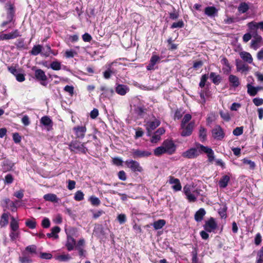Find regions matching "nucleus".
I'll return each instance as SVG.
<instances>
[{"label":"nucleus","mask_w":263,"mask_h":263,"mask_svg":"<svg viewBox=\"0 0 263 263\" xmlns=\"http://www.w3.org/2000/svg\"><path fill=\"white\" fill-rule=\"evenodd\" d=\"M5 7L8 10L7 20L2 23L1 27L6 30L7 29H11L14 27L15 20L14 19V7L13 5L11 3H8Z\"/></svg>","instance_id":"nucleus-1"},{"label":"nucleus","mask_w":263,"mask_h":263,"mask_svg":"<svg viewBox=\"0 0 263 263\" xmlns=\"http://www.w3.org/2000/svg\"><path fill=\"white\" fill-rule=\"evenodd\" d=\"M183 192L190 202H195L200 194V190L196 189L192 184H186L183 187Z\"/></svg>","instance_id":"nucleus-2"},{"label":"nucleus","mask_w":263,"mask_h":263,"mask_svg":"<svg viewBox=\"0 0 263 263\" xmlns=\"http://www.w3.org/2000/svg\"><path fill=\"white\" fill-rule=\"evenodd\" d=\"M195 122L191 121L186 124H181V135L182 137H187L190 136L195 127Z\"/></svg>","instance_id":"nucleus-3"},{"label":"nucleus","mask_w":263,"mask_h":263,"mask_svg":"<svg viewBox=\"0 0 263 263\" xmlns=\"http://www.w3.org/2000/svg\"><path fill=\"white\" fill-rule=\"evenodd\" d=\"M163 148L165 149L166 154L172 155L176 151V145L174 142L171 140H165L162 144Z\"/></svg>","instance_id":"nucleus-4"},{"label":"nucleus","mask_w":263,"mask_h":263,"mask_svg":"<svg viewBox=\"0 0 263 263\" xmlns=\"http://www.w3.org/2000/svg\"><path fill=\"white\" fill-rule=\"evenodd\" d=\"M212 137L217 140H221L224 137L225 134L219 125H216L212 130Z\"/></svg>","instance_id":"nucleus-5"},{"label":"nucleus","mask_w":263,"mask_h":263,"mask_svg":"<svg viewBox=\"0 0 263 263\" xmlns=\"http://www.w3.org/2000/svg\"><path fill=\"white\" fill-rule=\"evenodd\" d=\"M126 165L134 172H141L143 171L142 167L139 163L133 160H127L125 161Z\"/></svg>","instance_id":"nucleus-6"},{"label":"nucleus","mask_w":263,"mask_h":263,"mask_svg":"<svg viewBox=\"0 0 263 263\" xmlns=\"http://www.w3.org/2000/svg\"><path fill=\"white\" fill-rule=\"evenodd\" d=\"M200 154V151L196 148H191L182 154V156L187 159L196 158Z\"/></svg>","instance_id":"nucleus-7"},{"label":"nucleus","mask_w":263,"mask_h":263,"mask_svg":"<svg viewBox=\"0 0 263 263\" xmlns=\"http://www.w3.org/2000/svg\"><path fill=\"white\" fill-rule=\"evenodd\" d=\"M20 36L19 31L17 29H15L9 33L0 34V41L14 39Z\"/></svg>","instance_id":"nucleus-8"},{"label":"nucleus","mask_w":263,"mask_h":263,"mask_svg":"<svg viewBox=\"0 0 263 263\" xmlns=\"http://www.w3.org/2000/svg\"><path fill=\"white\" fill-rule=\"evenodd\" d=\"M168 182L170 184L172 185V188L175 192H178L181 190L182 186L180 180L178 179L170 176L168 177Z\"/></svg>","instance_id":"nucleus-9"},{"label":"nucleus","mask_w":263,"mask_h":263,"mask_svg":"<svg viewBox=\"0 0 263 263\" xmlns=\"http://www.w3.org/2000/svg\"><path fill=\"white\" fill-rule=\"evenodd\" d=\"M152 155V153L147 151L133 149L132 156L134 158L148 157Z\"/></svg>","instance_id":"nucleus-10"},{"label":"nucleus","mask_w":263,"mask_h":263,"mask_svg":"<svg viewBox=\"0 0 263 263\" xmlns=\"http://www.w3.org/2000/svg\"><path fill=\"white\" fill-rule=\"evenodd\" d=\"M35 77L37 80L41 81V84L42 85H47L46 81L47 79V77L43 70L40 69L36 70L35 71Z\"/></svg>","instance_id":"nucleus-11"},{"label":"nucleus","mask_w":263,"mask_h":263,"mask_svg":"<svg viewBox=\"0 0 263 263\" xmlns=\"http://www.w3.org/2000/svg\"><path fill=\"white\" fill-rule=\"evenodd\" d=\"M200 150L206 153L210 162H212L215 159L214 153L213 151L208 146H204L202 145L199 144Z\"/></svg>","instance_id":"nucleus-12"},{"label":"nucleus","mask_w":263,"mask_h":263,"mask_svg":"<svg viewBox=\"0 0 263 263\" xmlns=\"http://www.w3.org/2000/svg\"><path fill=\"white\" fill-rule=\"evenodd\" d=\"M217 223L213 218H211L206 221L204 224V229L208 232L214 231L217 228Z\"/></svg>","instance_id":"nucleus-13"},{"label":"nucleus","mask_w":263,"mask_h":263,"mask_svg":"<svg viewBox=\"0 0 263 263\" xmlns=\"http://www.w3.org/2000/svg\"><path fill=\"white\" fill-rule=\"evenodd\" d=\"M160 124V122L157 119H155L154 121L147 122L146 124V128L148 132V135H150V133L153 130L156 129Z\"/></svg>","instance_id":"nucleus-14"},{"label":"nucleus","mask_w":263,"mask_h":263,"mask_svg":"<svg viewBox=\"0 0 263 263\" xmlns=\"http://www.w3.org/2000/svg\"><path fill=\"white\" fill-rule=\"evenodd\" d=\"M255 39L251 41V46L252 48L256 50L261 45H263V40L261 36L258 35L257 33L253 36Z\"/></svg>","instance_id":"nucleus-15"},{"label":"nucleus","mask_w":263,"mask_h":263,"mask_svg":"<svg viewBox=\"0 0 263 263\" xmlns=\"http://www.w3.org/2000/svg\"><path fill=\"white\" fill-rule=\"evenodd\" d=\"M70 146L72 151H77L83 153H85L87 150L84 144H81L78 142L72 143Z\"/></svg>","instance_id":"nucleus-16"},{"label":"nucleus","mask_w":263,"mask_h":263,"mask_svg":"<svg viewBox=\"0 0 263 263\" xmlns=\"http://www.w3.org/2000/svg\"><path fill=\"white\" fill-rule=\"evenodd\" d=\"M76 245V240L69 234H67V240L65 244V246L66 247L67 250L69 251L73 250L75 248Z\"/></svg>","instance_id":"nucleus-17"},{"label":"nucleus","mask_w":263,"mask_h":263,"mask_svg":"<svg viewBox=\"0 0 263 263\" xmlns=\"http://www.w3.org/2000/svg\"><path fill=\"white\" fill-rule=\"evenodd\" d=\"M235 63L237 71L242 72L249 70V67L247 64H244L241 61L237 59L235 61Z\"/></svg>","instance_id":"nucleus-18"},{"label":"nucleus","mask_w":263,"mask_h":263,"mask_svg":"<svg viewBox=\"0 0 263 263\" xmlns=\"http://www.w3.org/2000/svg\"><path fill=\"white\" fill-rule=\"evenodd\" d=\"M76 136L78 138H83L86 132L85 126H77L73 128Z\"/></svg>","instance_id":"nucleus-19"},{"label":"nucleus","mask_w":263,"mask_h":263,"mask_svg":"<svg viewBox=\"0 0 263 263\" xmlns=\"http://www.w3.org/2000/svg\"><path fill=\"white\" fill-rule=\"evenodd\" d=\"M218 9L214 6H209L205 8L204 13L210 17H214L217 15Z\"/></svg>","instance_id":"nucleus-20"},{"label":"nucleus","mask_w":263,"mask_h":263,"mask_svg":"<svg viewBox=\"0 0 263 263\" xmlns=\"http://www.w3.org/2000/svg\"><path fill=\"white\" fill-rule=\"evenodd\" d=\"M239 55L243 61L249 64L253 63V58L250 53L246 51H242L239 53Z\"/></svg>","instance_id":"nucleus-21"},{"label":"nucleus","mask_w":263,"mask_h":263,"mask_svg":"<svg viewBox=\"0 0 263 263\" xmlns=\"http://www.w3.org/2000/svg\"><path fill=\"white\" fill-rule=\"evenodd\" d=\"M116 91L119 95L123 96L129 91V88L126 85L119 84L116 87Z\"/></svg>","instance_id":"nucleus-22"},{"label":"nucleus","mask_w":263,"mask_h":263,"mask_svg":"<svg viewBox=\"0 0 263 263\" xmlns=\"http://www.w3.org/2000/svg\"><path fill=\"white\" fill-rule=\"evenodd\" d=\"M229 81L231 85L236 88L240 85L239 78L236 76L230 74L229 77Z\"/></svg>","instance_id":"nucleus-23"},{"label":"nucleus","mask_w":263,"mask_h":263,"mask_svg":"<svg viewBox=\"0 0 263 263\" xmlns=\"http://www.w3.org/2000/svg\"><path fill=\"white\" fill-rule=\"evenodd\" d=\"M160 60V58L156 55H154L152 57L149 64L146 66V69L148 70L154 69V65L157 62Z\"/></svg>","instance_id":"nucleus-24"},{"label":"nucleus","mask_w":263,"mask_h":263,"mask_svg":"<svg viewBox=\"0 0 263 263\" xmlns=\"http://www.w3.org/2000/svg\"><path fill=\"white\" fill-rule=\"evenodd\" d=\"M249 8L250 7L248 3L241 2L238 7V11L240 13L242 14L247 12Z\"/></svg>","instance_id":"nucleus-25"},{"label":"nucleus","mask_w":263,"mask_h":263,"mask_svg":"<svg viewBox=\"0 0 263 263\" xmlns=\"http://www.w3.org/2000/svg\"><path fill=\"white\" fill-rule=\"evenodd\" d=\"M230 179V176L228 175L223 176L219 181V185L221 188L226 187Z\"/></svg>","instance_id":"nucleus-26"},{"label":"nucleus","mask_w":263,"mask_h":263,"mask_svg":"<svg viewBox=\"0 0 263 263\" xmlns=\"http://www.w3.org/2000/svg\"><path fill=\"white\" fill-rule=\"evenodd\" d=\"M60 228L58 226H55L51 229V232L47 234V236L48 237H53L55 239L58 238L59 235L58 233L60 231Z\"/></svg>","instance_id":"nucleus-27"},{"label":"nucleus","mask_w":263,"mask_h":263,"mask_svg":"<svg viewBox=\"0 0 263 263\" xmlns=\"http://www.w3.org/2000/svg\"><path fill=\"white\" fill-rule=\"evenodd\" d=\"M205 214V210L201 208L197 211L195 214V219L196 221H201Z\"/></svg>","instance_id":"nucleus-28"},{"label":"nucleus","mask_w":263,"mask_h":263,"mask_svg":"<svg viewBox=\"0 0 263 263\" xmlns=\"http://www.w3.org/2000/svg\"><path fill=\"white\" fill-rule=\"evenodd\" d=\"M44 199L46 201L53 202H58L59 199L56 195L54 194H47L44 196Z\"/></svg>","instance_id":"nucleus-29"},{"label":"nucleus","mask_w":263,"mask_h":263,"mask_svg":"<svg viewBox=\"0 0 263 263\" xmlns=\"http://www.w3.org/2000/svg\"><path fill=\"white\" fill-rule=\"evenodd\" d=\"M166 223L164 219H159L155 221L153 225L155 230H159L161 229Z\"/></svg>","instance_id":"nucleus-30"},{"label":"nucleus","mask_w":263,"mask_h":263,"mask_svg":"<svg viewBox=\"0 0 263 263\" xmlns=\"http://www.w3.org/2000/svg\"><path fill=\"white\" fill-rule=\"evenodd\" d=\"M41 123L46 126H52L51 120L48 116H44L41 119Z\"/></svg>","instance_id":"nucleus-31"},{"label":"nucleus","mask_w":263,"mask_h":263,"mask_svg":"<svg viewBox=\"0 0 263 263\" xmlns=\"http://www.w3.org/2000/svg\"><path fill=\"white\" fill-rule=\"evenodd\" d=\"M199 138L202 142L204 141L206 138V130L202 126L199 129Z\"/></svg>","instance_id":"nucleus-32"},{"label":"nucleus","mask_w":263,"mask_h":263,"mask_svg":"<svg viewBox=\"0 0 263 263\" xmlns=\"http://www.w3.org/2000/svg\"><path fill=\"white\" fill-rule=\"evenodd\" d=\"M42 50V46L41 45H35L33 47L30 53L32 55H36L41 52Z\"/></svg>","instance_id":"nucleus-33"},{"label":"nucleus","mask_w":263,"mask_h":263,"mask_svg":"<svg viewBox=\"0 0 263 263\" xmlns=\"http://www.w3.org/2000/svg\"><path fill=\"white\" fill-rule=\"evenodd\" d=\"M210 78L212 80L213 83L218 84L220 83V77L219 75L216 74L214 72H211L210 74Z\"/></svg>","instance_id":"nucleus-34"},{"label":"nucleus","mask_w":263,"mask_h":263,"mask_svg":"<svg viewBox=\"0 0 263 263\" xmlns=\"http://www.w3.org/2000/svg\"><path fill=\"white\" fill-rule=\"evenodd\" d=\"M247 92L251 96H255L257 93L255 87H254L250 84L247 85Z\"/></svg>","instance_id":"nucleus-35"},{"label":"nucleus","mask_w":263,"mask_h":263,"mask_svg":"<svg viewBox=\"0 0 263 263\" xmlns=\"http://www.w3.org/2000/svg\"><path fill=\"white\" fill-rule=\"evenodd\" d=\"M165 153L166 152L162 145L160 146L157 147L154 151V154L156 156H160Z\"/></svg>","instance_id":"nucleus-36"},{"label":"nucleus","mask_w":263,"mask_h":263,"mask_svg":"<svg viewBox=\"0 0 263 263\" xmlns=\"http://www.w3.org/2000/svg\"><path fill=\"white\" fill-rule=\"evenodd\" d=\"M10 226L11 228V231H18V223L14 217L11 218Z\"/></svg>","instance_id":"nucleus-37"},{"label":"nucleus","mask_w":263,"mask_h":263,"mask_svg":"<svg viewBox=\"0 0 263 263\" xmlns=\"http://www.w3.org/2000/svg\"><path fill=\"white\" fill-rule=\"evenodd\" d=\"M9 214L8 213H4L1 217L0 224L2 227L5 226L8 223Z\"/></svg>","instance_id":"nucleus-38"},{"label":"nucleus","mask_w":263,"mask_h":263,"mask_svg":"<svg viewBox=\"0 0 263 263\" xmlns=\"http://www.w3.org/2000/svg\"><path fill=\"white\" fill-rule=\"evenodd\" d=\"M50 68L54 70H59L61 69V64L57 61H53L50 64Z\"/></svg>","instance_id":"nucleus-39"},{"label":"nucleus","mask_w":263,"mask_h":263,"mask_svg":"<svg viewBox=\"0 0 263 263\" xmlns=\"http://www.w3.org/2000/svg\"><path fill=\"white\" fill-rule=\"evenodd\" d=\"M221 63L226 66L224 69L226 71L230 72L231 70V67L229 63L228 60L224 57H223L221 60Z\"/></svg>","instance_id":"nucleus-40"},{"label":"nucleus","mask_w":263,"mask_h":263,"mask_svg":"<svg viewBox=\"0 0 263 263\" xmlns=\"http://www.w3.org/2000/svg\"><path fill=\"white\" fill-rule=\"evenodd\" d=\"M19 261L21 263H32V262L31 258L25 254L19 257Z\"/></svg>","instance_id":"nucleus-41"},{"label":"nucleus","mask_w":263,"mask_h":263,"mask_svg":"<svg viewBox=\"0 0 263 263\" xmlns=\"http://www.w3.org/2000/svg\"><path fill=\"white\" fill-rule=\"evenodd\" d=\"M46 48L48 49V51H45L42 53V54L46 57L49 56L50 54H52L54 55H56L58 54L57 51H53L49 45H46Z\"/></svg>","instance_id":"nucleus-42"},{"label":"nucleus","mask_w":263,"mask_h":263,"mask_svg":"<svg viewBox=\"0 0 263 263\" xmlns=\"http://www.w3.org/2000/svg\"><path fill=\"white\" fill-rule=\"evenodd\" d=\"M247 26L249 29L252 31H256L257 29H258V23L254 21L248 23Z\"/></svg>","instance_id":"nucleus-43"},{"label":"nucleus","mask_w":263,"mask_h":263,"mask_svg":"<svg viewBox=\"0 0 263 263\" xmlns=\"http://www.w3.org/2000/svg\"><path fill=\"white\" fill-rule=\"evenodd\" d=\"M242 161L244 164L249 165L251 169L253 170L255 167V163H254V162L251 161V160H249L247 158H244L242 159Z\"/></svg>","instance_id":"nucleus-44"},{"label":"nucleus","mask_w":263,"mask_h":263,"mask_svg":"<svg viewBox=\"0 0 263 263\" xmlns=\"http://www.w3.org/2000/svg\"><path fill=\"white\" fill-rule=\"evenodd\" d=\"M192 119V116L189 114H185L181 123V124H186L190 123L189 122L191 121Z\"/></svg>","instance_id":"nucleus-45"},{"label":"nucleus","mask_w":263,"mask_h":263,"mask_svg":"<svg viewBox=\"0 0 263 263\" xmlns=\"http://www.w3.org/2000/svg\"><path fill=\"white\" fill-rule=\"evenodd\" d=\"M74 198L76 201H81L84 199V194L82 191H78L76 193Z\"/></svg>","instance_id":"nucleus-46"},{"label":"nucleus","mask_w":263,"mask_h":263,"mask_svg":"<svg viewBox=\"0 0 263 263\" xmlns=\"http://www.w3.org/2000/svg\"><path fill=\"white\" fill-rule=\"evenodd\" d=\"M26 226L30 229H34L36 227V222L34 220L28 219L25 223Z\"/></svg>","instance_id":"nucleus-47"},{"label":"nucleus","mask_w":263,"mask_h":263,"mask_svg":"<svg viewBox=\"0 0 263 263\" xmlns=\"http://www.w3.org/2000/svg\"><path fill=\"white\" fill-rule=\"evenodd\" d=\"M221 117L225 121H229L230 120L229 113L227 111H220L219 112Z\"/></svg>","instance_id":"nucleus-48"},{"label":"nucleus","mask_w":263,"mask_h":263,"mask_svg":"<svg viewBox=\"0 0 263 263\" xmlns=\"http://www.w3.org/2000/svg\"><path fill=\"white\" fill-rule=\"evenodd\" d=\"M58 259H59L60 261H67L70 260L71 257L69 254H62L61 255H59L58 256Z\"/></svg>","instance_id":"nucleus-49"},{"label":"nucleus","mask_w":263,"mask_h":263,"mask_svg":"<svg viewBox=\"0 0 263 263\" xmlns=\"http://www.w3.org/2000/svg\"><path fill=\"white\" fill-rule=\"evenodd\" d=\"M90 201L93 205L98 206L100 204V200L99 199L95 196L90 197Z\"/></svg>","instance_id":"nucleus-50"},{"label":"nucleus","mask_w":263,"mask_h":263,"mask_svg":"<svg viewBox=\"0 0 263 263\" xmlns=\"http://www.w3.org/2000/svg\"><path fill=\"white\" fill-rule=\"evenodd\" d=\"M20 235V232L18 231H11L10 233V237L12 240H15Z\"/></svg>","instance_id":"nucleus-51"},{"label":"nucleus","mask_w":263,"mask_h":263,"mask_svg":"<svg viewBox=\"0 0 263 263\" xmlns=\"http://www.w3.org/2000/svg\"><path fill=\"white\" fill-rule=\"evenodd\" d=\"M65 56L67 58H70L74 57V55H77V52L73 50H67L65 52Z\"/></svg>","instance_id":"nucleus-52"},{"label":"nucleus","mask_w":263,"mask_h":263,"mask_svg":"<svg viewBox=\"0 0 263 263\" xmlns=\"http://www.w3.org/2000/svg\"><path fill=\"white\" fill-rule=\"evenodd\" d=\"M208 78V76L206 74H203L202 76L200 82L199 83V86L201 88L205 86V82Z\"/></svg>","instance_id":"nucleus-53"},{"label":"nucleus","mask_w":263,"mask_h":263,"mask_svg":"<svg viewBox=\"0 0 263 263\" xmlns=\"http://www.w3.org/2000/svg\"><path fill=\"white\" fill-rule=\"evenodd\" d=\"M117 219L120 224H123L126 221V215L124 214H120L118 216Z\"/></svg>","instance_id":"nucleus-54"},{"label":"nucleus","mask_w":263,"mask_h":263,"mask_svg":"<svg viewBox=\"0 0 263 263\" xmlns=\"http://www.w3.org/2000/svg\"><path fill=\"white\" fill-rule=\"evenodd\" d=\"M184 26V23L182 21H179L178 22H175L173 23L171 26V28H182Z\"/></svg>","instance_id":"nucleus-55"},{"label":"nucleus","mask_w":263,"mask_h":263,"mask_svg":"<svg viewBox=\"0 0 263 263\" xmlns=\"http://www.w3.org/2000/svg\"><path fill=\"white\" fill-rule=\"evenodd\" d=\"M243 133V127H238L235 128L233 132V134L235 136H239L241 135Z\"/></svg>","instance_id":"nucleus-56"},{"label":"nucleus","mask_w":263,"mask_h":263,"mask_svg":"<svg viewBox=\"0 0 263 263\" xmlns=\"http://www.w3.org/2000/svg\"><path fill=\"white\" fill-rule=\"evenodd\" d=\"M161 139V137L157 135L156 133H154V135L152 137V138L151 139V142L152 143H157L159 141H160Z\"/></svg>","instance_id":"nucleus-57"},{"label":"nucleus","mask_w":263,"mask_h":263,"mask_svg":"<svg viewBox=\"0 0 263 263\" xmlns=\"http://www.w3.org/2000/svg\"><path fill=\"white\" fill-rule=\"evenodd\" d=\"M64 90L68 92L70 95H72L74 92V87L72 86L66 85L65 86Z\"/></svg>","instance_id":"nucleus-58"},{"label":"nucleus","mask_w":263,"mask_h":263,"mask_svg":"<svg viewBox=\"0 0 263 263\" xmlns=\"http://www.w3.org/2000/svg\"><path fill=\"white\" fill-rule=\"evenodd\" d=\"M26 250L31 253H36V247L35 245L28 246L26 248Z\"/></svg>","instance_id":"nucleus-59"},{"label":"nucleus","mask_w":263,"mask_h":263,"mask_svg":"<svg viewBox=\"0 0 263 263\" xmlns=\"http://www.w3.org/2000/svg\"><path fill=\"white\" fill-rule=\"evenodd\" d=\"M253 102L257 106H260L263 104V99L259 98H255L253 99Z\"/></svg>","instance_id":"nucleus-60"},{"label":"nucleus","mask_w":263,"mask_h":263,"mask_svg":"<svg viewBox=\"0 0 263 263\" xmlns=\"http://www.w3.org/2000/svg\"><path fill=\"white\" fill-rule=\"evenodd\" d=\"M42 225L45 228H49L50 225L49 219L47 218H44L42 220Z\"/></svg>","instance_id":"nucleus-61"},{"label":"nucleus","mask_w":263,"mask_h":263,"mask_svg":"<svg viewBox=\"0 0 263 263\" xmlns=\"http://www.w3.org/2000/svg\"><path fill=\"white\" fill-rule=\"evenodd\" d=\"M13 181V178L12 175L11 174H7L5 178V183L7 184H10Z\"/></svg>","instance_id":"nucleus-62"},{"label":"nucleus","mask_w":263,"mask_h":263,"mask_svg":"<svg viewBox=\"0 0 263 263\" xmlns=\"http://www.w3.org/2000/svg\"><path fill=\"white\" fill-rule=\"evenodd\" d=\"M85 245V240L83 238L80 239L78 242L76 243L75 248L76 249H81Z\"/></svg>","instance_id":"nucleus-63"},{"label":"nucleus","mask_w":263,"mask_h":263,"mask_svg":"<svg viewBox=\"0 0 263 263\" xmlns=\"http://www.w3.org/2000/svg\"><path fill=\"white\" fill-rule=\"evenodd\" d=\"M13 140L15 143H18L21 141V137L19 135L18 133H14L13 134Z\"/></svg>","instance_id":"nucleus-64"}]
</instances>
